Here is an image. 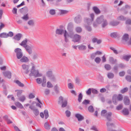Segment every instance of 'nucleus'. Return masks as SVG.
Returning <instances> with one entry per match:
<instances>
[{
  "label": "nucleus",
  "mask_w": 131,
  "mask_h": 131,
  "mask_svg": "<svg viewBox=\"0 0 131 131\" xmlns=\"http://www.w3.org/2000/svg\"><path fill=\"white\" fill-rule=\"evenodd\" d=\"M58 103L59 104H62L61 107L64 108L67 106V101L66 99L63 100V97L60 96L59 98Z\"/></svg>",
  "instance_id": "obj_1"
},
{
  "label": "nucleus",
  "mask_w": 131,
  "mask_h": 131,
  "mask_svg": "<svg viewBox=\"0 0 131 131\" xmlns=\"http://www.w3.org/2000/svg\"><path fill=\"white\" fill-rule=\"evenodd\" d=\"M90 17L91 19H90L87 17L84 18V20L85 23H86L88 25H89L91 24L92 22L93 21L94 18V15L93 13H92L90 14Z\"/></svg>",
  "instance_id": "obj_2"
},
{
  "label": "nucleus",
  "mask_w": 131,
  "mask_h": 131,
  "mask_svg": "<svg viewBox=\"0 0 131 131\" xmlns=\"http://www.w3.org/2000/svg\"><path fill=\"white\" fill-rule=\"evenodd\" d=\"M14 51L16 53V56L17 58L18 59H21L23 55L21 49L20 48H17L15 49Z\"/></svg>",
  "instance_id": "obj_3"
},
{
  "label": "nucleus",
  "mask_w": 131,
  "mask_h": 131,
  "mask_svg": "<svg viewBox=\"0 0 131 131\" xmlns=\"http://www.w3.org/2000/svg\"><path fill=\"white\" fill-rule=\"evenodd\" d=\"M29 75L30 76H34L35 78H36L42 76V74L41 73H39L38 70H36L32 71L29 74Z\"/></svg>",
  "instance_id": "obj_4"
},
{
  "label": "nucleus",
  "mask_w": 131,
  "mask_h": 131,
  "mask_svg": "<svg viewBox=\"0 0 131 131\" xmlns=\"http://www.w3.org/2000/svg\"><path fill=\"white\" fill-rule=\"evenodd\" d=\"M22 67L23 70V73L26 74H28L29 72V66L26 64H24L22 65Z\"/></svg>",
  "instance_id": "obj_5"
},
{
  "label": "nucleus",
  "mask_w": 131,
  "mask_h": 131,
  "mask_svg": "<svg viewBox=\"0 0 131 131\" xmlns=\"http://www.w3.org/2000/svg\"><path fill=\"white\" fill-rule=\"evenodd\" d=\"M81 36L77 34L74 35L72 41L74 42L80 43L81 41Z\"/></svg>",
  "instance_id": "obj_6"
},
{
  "label": "nucleus",
  "mask_w": 131,
  "mask_h": 131,
  "mask_svg": "<svg viewBox=\"0 0 131 131\" xmlns=\"http://www.w3.org/2000/svg\"><path fill=\"white\" fill-rule=\"evenodd\" d=\"M29 108L32 111L35 116H37L39 115V112L38 109H37L35 106L32 105H30L29 106Z\"/></svg>",
  "instance_id": "obj_7"
},
{
  "label": "nucleus",
  "mask_w": 131,
  "mask_h": 131,
  "mask_svg": "<svg viewBox=\"0 0 131 131\" xmlns=\"http://www.w3.org/2000/svg\"><path fill=\"white\" fill-rule=\"evenodd\" d=\"M82 17L81 16L79 15H78L75 17L74 19V21L77 24H79L82 21Z\"/></svg>",
  "instance_id": "obj_8"
},
{
  "label": "nucleus",
  "mask_w": 131,
  "mask_h": 131,
  "mask_svg": "<svg viewBox=\"0 0 131 131\" xmlns=\"http://www.w3.org/2000/svg\"><path fill=\"white\" fill-rule=\"evenodd\" d=\"M104 19L103 16H101L97 18L96 21L97 24H100Z\"/></svg>",
  "instance_id": "obj_9"
},
{
  "label": "nucleus",
  "mask_w": 131,
  "mask_h": 131,
  "mask_svg": "<svg viewBox=\"0 0 131 131\" xmlns=\"http://www.w3.org/2000/svg\"><path fill=\"white\" fill-rule=\"evenodd\" d=\"M74 28V25L72 22L69 23L68 25L67 29L69 31H73Z\"/></svg>",
  "instance_id": "obj_10"
},
{
  "label": "nucleus",
  "mask_w": 131,
  "mask_h": 131,
  "mask_svg": "<svg viewBox=\"0 0 131 131\" xmlns=\"http://www.w3.org/2000/svg\"><path fill=\"white\" fill-rule=\"evenodd\" d=\"M22 35L20 33H18L14 36L13 38L14 39L17 41H19L20 40L21 38L22 37Z\"/></svg>",
  "instance_id": "obj_11"
},
{
  "label": "nucleus",
  "mask_w": 131,
  "mask_h": 131,
  "mask_svg": "<svg viewBox=\"0 0 131 131\" xmlns=\"http://www.w3.org/2000/svg\"><path fill=\"white\" fill-rule=\"evenodd\" d=\"M4 76L7 77L8 78L10 79L11 77V73L9 71H6L3 72Z\"/></svg>",
  "instance_id": "obj_12"
},
{
  "label": "nucleus",
  "mask_w": 131,
  "mask_h": 131,
  "mask_svg": "<svg viewBox=\"0 0 131 131\" xmlns=\"http://www.w3.org/2000/svg\"><path fill=\"white\" fill-rule=\"evenodd\" d=\"M24 48L26 50L29 54L30 55L32 54V50L31 47L28 45L26 47H25Z\"/></svg>",
  "instance_id": "obj_13"
},
{
  "label": "nucleus",
  "mask_w": 131,
  "mask_h": 131,
  "mask_svg": "<svg viewBox=\"0 0 131 131\" xmlns=\"http://www.w3.org/2000/svg\"><path fill=\"white\" fill-rule=\"evenodd\" d=\"M64 41L66 42H69V40L68 37H69V34H68L66 30H64Z\"/></svg>",
  "instance_id": "obj_14"
},
{
  "label": "nucleus",
  "mask_w": 131,
  "mask_h": 131,
  "mask_svg": "<svg viewBox=\"0 0 131 131\" xmlns=\"http://www.w3.org/2000/svg\"><path fill=\"white\" fill-rule=\"evenodd\" d=\"M75 116L78 119V121H80L84 119V117L79 114H75Z\"/></svg>",
  "instance_id": "obj_15"
},
{
  "label": "nucleus",
  "mask_w": 131,
  "mask_h": 131,
  "mask_svg": "<svg viewBox=\"0 0 131 131\" xmlns=\"http://www.w3.org/2000/svg\"><path fill=\"white\" fill-rule=\"evenodd\" d=\"M124 102L125 105H128L130 102V100L128 97L127 96H125L124 99Z\"/></svg>",
  "instance_id": "obj_16"
},
{
  "label": "nucleus",
  "mask_w": 131,
  "mask_h": 131,
  "mask_svg": "<svg viewBox=\"0 0 131 131\" xmlns=\"http://www.w3.org/2000/svg\"><path fill=\"white\" fill-rule=\"evenodd\" d=\"M29 61V59L28 58L25 56L22 57L20 59V61L22 62H27Z\"/></svg>",
  "instance_id": "obj_17"
},
{
  "label": "nucleus",
  "mask_w": 131,
  "mask_h": 131,
  "mask_svg": "<svg viewBox=\"0 0 131 131\" xmlns=\"http://www.w3.org/2000/svg\"><path fill=\"white\" fill-rule=\"evenodd\" d=\"M27 41V39L26 38L21 43H20V45L25 48L28 45L26 44Z\"/></svg>",
  "instance_id": "obj_18"
},
{
  "label": "nucleus",
  "mask_w": 131,
  "mask_h": 131,
  "mask_svg": "<svg viewBox=\"0 0 131 131\" xmlns=\"http://www.w3.org/2000/svg\"><path fill=\"white\" fill-rule=\"evenodd\" d=\"M112 113L111 112H108V114L105 116L107 121H111V117Z\"/></svg>",
  "instance_id": "obj_19"
},
{
  "label": "nucleus",
  "mask_w": 131,
  "mask_h": 131,
  "mask_svg": "<svg viewBox=\"0 0 131 131\" xmlns=\"http://www.w3.org/2000/svg\"><path fill=\"white\" fill-rule=\"evenodd\" d=\"M129 36L128 34H125L123 35L122 37V39L125 42H127L129 39Z\"/></svg>",
  "instance_id": "obj_20"
},
{
  "label": "nucleus",
  "mask_w": 131,
  "mask_h": 131,
  "mask_svg": "<svg viewBox=\"0 0 131 131\" xmlns=\"http://www.w3.org/2000/svg\"><path fill=\"white\" fill-rule=\"evenodd\" d=\"M109 61L110 63L112 64L116 63L117 62V60L114 59L113 57H110L109 58Z\"/></svg>",
  "instance_id": "obj_21"
},
{
  "label": "nucleus",
  "mask_w": 131,
  "mask_h": 131,
  "mask_svg": "<svg viewBox=\"0 0 131 131\" xmlns=\"http://www.w3.org/2000/svg\"><path fill=\"white\" fill-rule=\"evenodd\" d=\"M92 42L93 43L97 42V44H99L101 43L102 40L100 39H98L96 38H94L92 39Z\"/></svg>",
  "instance_id": "obj_22"
},
{
  "label": "nucleus",
  "mask_w": 131,
  "mask_h": 131,
  "mask_svg": "<svg viewBox=\"0 0 131 131\" xmlns=\"http://www.w3.org/2000/svg\"><path fill=\"white\" fill-rule=\"evenodd\" d=\"M64 31V30L63 29H56V33L57 34L61 35Z\"/></svg>",
  "instance_id": "obj_23"
},
{
  "label": "nucleus",
  "mask_w": 131,
  "mask_h": 131,
  "mask_svg": "<svg viewBox=\"0 0 131 131\" xmlns=\"http://www.w3.org/2000/svg\"><path fill=\"white\" fill-rule=\"evenodd\" d=\"M122 112L125 115H128L129 114L128 110L126 108H124Z\"/></svg>",
  "instance_id": "obj_24"
},
{
  "label": "nucleus",
  "mask_w": 131,
  "mask_h": 131,
  "mask_svg": "<svg viewBox=\"0 0 131 131\" xmlns=\"http://www.w3.org/2000/svg\"><path fill=\"white\" fill-rule=\"evenodd\" d=\"M118 33L117 32H114L111 34L110 36L111 37L113 38H115L119 36Z\"/></svg>",
  "instance_id": "obj_25"
},
{
  "label": "nucleus",
  "mask_w": 131,
  "mask_h": 131,
  "mask_svg": "<svg viewBox=\"0 0 131 131\" xmlns=\"http://www.w3.org/2000/svg\"><path fill=\"white\" fill-rule=\"evenodd\" d=\"M112 100L114 104L116 105L117 104L118 100L116 99V95H114L112 97Z\"/></svg>",
  "instance_id": "obj_26"
},
{
  "label": "nucleus",
  "mask_w": 131,
  "mask_h": 131,
  "mask_svg": "<svg viewBox=\"0 0 131 131\" xmlns=\"http://www.w3.org/2000/svg\"><path fill=\"white\" fill-rule=\"evenodd\" d=\"M119 23V22L117 21H112L110 23V24L113 26H116Z\"/></svg>",
  "instance_id": "obj_27"
},
{
  "label": "nucleus",
  "mask_w": 131,
  "mask_h": 131,
  "mask_svg": "<svg viewBox=\"0 0 131 131\" xmlns=\"http://www.w3.org/2000/svg\"><path fill=\"white\" fill-rule=\"evenodd\" d=\"M103 28H104L106 26H107L108 24V23L107 20L104 19V20L102 22L101 24Z\"/></svg>",
  "instance_id": "obj_28"
},
{
  "label": "nucleus",
  "mask_w": 131,
  "mask_h": 131,
  "mask_svg": "<svg viewBox=\"0 0 131 131\" xmlns=\"http://www.w3.org/2000/svg\"><path fill=\"white\" fill-rule=\"evenodd\" d=\"M84 27L85 29L89 32L91 31L92 30V28L89 25L85 24Z\"/></svg>",
  "instance_id": "obj_29"
},
{
  "label": "nucleus",
  "mask_w": 131,
  "mask_h": 131,
  "mask_svg": "<svg viewBox=\"0 0 131 131\" xmlns=\"http://www.w3.org/2000/svg\"><path fill=\"white\" fill-rule=\"evenodd\" d=\"M107 114V111L105 110H102L101 112V115L103 117H105Z\"/></svg>",
  "instance_id": "obj_30"
},
{
  "label": "nucleus",
  "mask_w": 131,
  "mask_h": 131,
  "mask_svg": "<svg viewBox=\"0 0 131 131\" xmlns=\"http://www.w3.org/2000/svg\"><path fill=\"white\" fill-rule=\"evenodd\" d=\"M93 9L96 14H97L100 13V11L99 9L96 7H94Z\"/></svg>",
  "instance_id": "obj_31"
},
{
  "label": "nucleus",
  "mask_w": 131,
  "mask_h": 131,
  "mask_svg": "<svg viewBox=\"0 0 131 131\" xmlns=\"http://www.w3.org/2000/svg\"><path fill=\"white\" fill-rule=\"evenodd\" d=\"M46 80L45 77H43L42 81V86L43 87L46 86Z\"/></svg>",
  "instance_id": "obj_32"
},
{
  "label": "nucleus",
  "mask_w": 131,
  "mask_h": 131,
  "mask_svg": "<svg viewBox=\"0 0 131 131\" xmlns=\"http://www.w3.org/2000/svg\"><path fill=\"white\" fill-rule=\"evenodd\" d=\"M86 47L84 45H79L78 48L80 50H86Z\"/></svg>",
  "instance_id": "obj_33"
},
{
  "label": "nucleus",
  "mask_w": 131,
  "mask_h": 131,
  "mask_svg": "<svg viewBox=\"0 0 131 131\" xmlns=\"http://www.w3.org/2000/svg\"><path fill=\"white\" fill-rule=\"evenodd\" d=\"M131 57V55H126L123 57V58L125 60L128 61Z\"/></svg>",
  "instance_id": "obj_34"
},
{
  "label": "nucleus",
  "mask_w": 131,
  "mask_h": 131,
  "mask_svg": "<svg viewBox=\"0 0 131 131\" xmlns=\"http://www.w3.org/2000/svg\"><path fill=\"white\" fill-rule=\"evenodd\" d=\"M15 105L18 107L20 108H24L22 105L19 102H16L15 103Z\"/></svg>",
  "instance_id": "obj_35"
},
{
  "label": "nucleus",
  "mask_w": 131,
  "mask_h": 131,
  "mask_svg": "<svg viewBox=\"0 0 131 131\" xmlns=\"http://www.w3.org/2000/svg\"><path fill=\"white\" fill-rule=\"evenodd\" d=\"M46 75L47 77L50 78L53 75L52 72L51 71H49L46 72Z\"/></svg>",
  "instance_id": "obj_36"
},
{
  "label": "nucleus",
  "mask_w": 131,
  "mask_h": 131,
  "mask_svg": "<svg viewBox=\"0 0 131 131\" xmlns=\"http://www.w3.org/2000/svg\"><path fill=\"white\" fill-rule=\"evenodd\" d=\"M107 76L109 79H113L114 77V74L111 72L108 73L107 74Z\"/></svg>",
  "instance_id": "obj_37"
},
{
  "label": "nucleus",
  "mask_w": 131,
  "mask_h": 131,
  "mask_svg": "<svg viewBox=\"0 0 131 131\" xmlns=\"http://www.w3.org/2000/svg\"><path fill=\"white\" fill-rule=\"evenodd\" d=\"M15 82L17 83L20 87H23L24 86V84L21 83L18 80L15 81Z\"/></svg>",
  "instance_id": "obj_38"
},
{
  "label": "nucleus",
  "mask_w": 131,
  "mask_h": 131,
  "mask_svg": "<svg viewBox=\"0 0 131 131\" xmlns=\"http://www.w3.org/2000/svg\"><path fill=\"white\" fill-rule=\"evenodd\" d=\"M18 99L20 101L23 102L26 100V98L24 95H23L19 97Z\"/></svg>",
  "instance_id": "obj_39"
},
{
  "label": "nucleus",
  "mask_w": 131,
  "mask_h": 131,
  "mask_svg": "<svg viewBox=\"0 0 131 131\" xmlns=\"http://www.w3.org/2000/svg\"><path fill=\"white\" fill-rule=\"evenodd\" d=\"M90 102V101L89 100L85 99L82 102V104L84 105H86L89 104Z\"/></svg>",
  "instance_id": "obj_40"
},
{
  "label": "nucleus",
  "mask_w": 131,
  "mask_h": 131,
  "mask_svg": "<svg viewBox=\"0 0 131 131\" xmlns=\"http://www.w3.org/2000/svg\"><path fill=\"white\" fill-rule=\"evenodd\" d=\"M7 34L5 32H3L0 34V37L6 38L7 37Z\"/></svg>",
  "instance_id": "obj_41"
},
{
  "label": "nucleus",
  "mask_w": 131,
  "mask_h": 131,
  "mask_svg": "<svg viewBox=\"0 0 131 131\" xmlns=\"http://www.w3.org/2000/svg\"><path fill=\"white\" fill-rule=\"evenodd\" d=\"M76 31L78 33L81 32L82 31V28L80 27H77L75 29Z\"/></svg>",
  "instance_id": "obj_42"
},
{
  "label": "nucleus",
  "mask_w": 131,
  "mask_h": 131,
  "mask_svg": "<svg viewBox=\"0 0 131 131\" xmlns=\"http://www.w3.org/2000/svg\"><path fill=\"white\" fill-rule=\"evenodd\" d=\"M109 121H108V122H107L106 123V125L108 127V129H107V130L108 131H111V130L109 128V127L112 126L113 125V123H111L109 122Z\"/></svg>",
  "instance_id": "obj_43"
},
{
  "label": "nucleus",
  "mask_w": 131,
  "mask_h": 131,
  "mask_svg": "<svg viewBox=\"0 0 131 131\" xmlns=\"http://www.w3.org/2000/svg\"><path fill=\"white\" fill-rule=\"evenodd\" d=\"M117 19L118 20L123 21L126 19V18L123 16L121 15L118 17Z\"/></svg>",
  "instance_id": "obj_44"
},
{
  "label": "nucleus",
  "mask_w": 131,
  "mask_h": 131,
  "mask_svg": "<svg viewBox=\"0 0 131 131\" xmlns=\"http://www.w3.org/2000/svg\"><path fill=\"white\" fill-rule=\"evenodd\" d=\"M94 61L97 64H99L101 61V59L99 57H97L95 58Z\"/></svg>",
  "instance_id": "obj_45"
},
{
  "label": "nucleus",
  "mask_w": 131,
  "mask_h": 131,
  "mask_svg": "<svg viewBox=\"0 0 131 131\" xmlns=\"http://www.w3.org/2000/svg\"><path fill=\"white\" fill-rule=\"evenodd\" d=\"M83 98V95L81 93H80L78 96V100L79 102H81V100Z\"/></svg>",
  "instance_id": "obj_46"
},
{
  "label": "nucleus",
  "mask_w": 131,
  "mask_h": 131,
  "mask_svg": "<svg viewBox=\"0 0 131 131\" xmlns=\"http://www.w3.org/2000/svg\"><path fill=\"white\" fill-rule=\"evenodd\" d=\"M105 68L108 71L110 70L111 69V66L108 64H106L105 65Z\"/></svg>",
  "instance_id": "obj_47"
},
{
  "label": "nucleus",
  "mask_w": 131,
  "mask_h": 131,
  "mask_svg": "<svg viewBox=\"0 0 131 131\" xmlns=\"http://www.w3.org/2000/svg\"><path fill=\"white\" fill-rule=\"evenodd\" d=\"M44 113L45 116V119H47L49 116L48 110H45L44 111Z\"/></svg>",
  "instance_id": "obj_48"
},
{
  "label": "nucleus",
  "mask_w": 131,
  "mask_h": 131,
  "mask_svg": "<svg viewBox=\"0 0 131 131\" xmlns=\"http://www.w3.org/2000/svg\"><path fill=\"white\" fill-rule=\"evenodd\" d=\"M88 109L89 111L90 112L92 113L94 112V109L92 105L89 106Z\"/></svg>",
  "instance_id": "obj_49"
},
{
  "label": "nucleus",
  "mask_w": 131,
  "mask_h": 131,
  "mask_svg": "<svg viewBox=\"0 0 131 131\" xmlns=\"http://www.w3.org/2000/svg\"><path fill=\"white\" fill-rule=\"evenodd\" d=\"M28 24L30 26H33L34 24V23L33 20H29L28 23Z\"/></svg>",
  "instance_id": "obj_50"
},
{
  "label": "nucleus",
  "mask_w": 131,
  "mask_h": 131,
  "mask_svg": "<svg viewBox=\"0 0 131 131\" xmlns=\"http://www.w3.org/2000/svg\"><path fill=\"white\" fill-rule=\"evenodd\" d=\"M50 125L47 122L45 123L44 124V127L45 129H50Z\"/></svg>",
  "instance_id": "obj_51"
},
{
  "label": "nucleus",
  "mask_w": 131,
  "mask_h": 131,
  "mask_svg": "<svg viewBox=\"0 0 131 131\" xmlns=\"http://www.w3.org/2000/svg\"><path fill=\"white\" fill-rule=\"evenodd\" d=\"M21 18L25 21H27L29 19V17L28 16V14H27L26 15L23 16L21 17Z\"/></svg>",
  "instance_id": "obj_52"
},
{
  "label": "nucleus",
  "mask_w": 131,
  "mask_h": 131,
  "mask_svg": "<svg viewBox=\"0 0 131 131\" xmlns=\"http://www.w3.org/2000/svg\"><path fill=\"white\" fill-rule=\"evenodd\" d=\"M125 79L127 81L129 82H131V76L129 75H127L125 77Z\"/></svg>",
  "instance_id": "obj_53"
},
{
  "label": "nucleus",
  "mask_w": 131,
  "mask_h": 131,
  "mask_svg": "<svg viewBox=\"0 0 131 131\" xmlns=\"http://www.w3.org/2000/svg\"><path fill=\"white\" fill-rule=\"evenodd\" d=\"M38 55L37 53H35L33 54L32 56V59L33 60H35L38 58Z\"/></svg>",
  "instance_id": "obj_54"
},
{
  "label": "nucleus",
  "mask_w": 131,
  "mask_h": 131,
  "mask_svg": "<svg viewBox=\"0 0 131 131\" xmlns=\"http://www.w3.org/2000/svg\"><path fill=\"white\" fill-rule=\"evenodd\" d=\"M128 90V88L126 87L125 88L121 90V93L122 94H123L127 92Z\"/></svg>",
  "instance_id": "obj_55"
},
{
  "label": "nucleus",
  "mask_w": 131,
  "mask_h": 131,
  "mask_svg": "<svg viewBox=\"0 0 131 131\" xmlns=\"http://www.w3.org/2000/svg\"><path fill=\"white\" fill-rule=\"evenodd\" d=\"M69 37L71 38H72L74 36V33L73 31H69Z\"/></svg>",
  "instance_id": "obj_56"
},
{
  "label": "nucleus",
  "mask_w": 131,
  "mask_h": 131,
  "mask_svg": "<svg viewBox=\"0 0 131 131\" xmlns=\"http://www.w3.org/2000/svg\"><path fill=\"white\" fill-rule=\"evenodd\" d=\"M110 49L112 50L113 51L114 53L115 54H118V52L114 48L111 47H110Z\"/></svg>",
  "instance_id": "obj_57"
},
{
  "label": "nucleus",
  "mask_w": 131,
  "mask_h": 131,
  "mask_svg": "<svg viewBox=\"0 0 131 131\" xmlns=\"http://www.w3.org/2000/svg\"><path fill=\"white\" fill-rule=\"evenodd\" d=\"M36 80L37 83L39 84H41L42 81V80L40 78H37Z\"/></svg>",
  "instance_id": "obj_58"
},
{
  "label": "nucleus",
  "mask_w": 131,
  "mask_h": 131,
  "mask_svg": "<svg viewBox=\"0 0 131 131\" xmlns=\"http://www.w3.org/2000/svg\"><path fill=\"white\" fill-rule=\"evenodd\" d=\"M123 106L122 104H119L118 106L116 107V109L118 110H121L123 107Z\"/></svg>",
  "instance_id": "obj_59"
},
{
  "label": "nucleus",
  "mask_w": 131,
  "mask_h": 131,
  "mask_svg": "<svg viewBox=\"0 0 131 131\" xmlns=\"http://www.w3.org/2000/svg\"><path fill=\"white\" fill-rule=\"evenodd\" d=\"M50 14L51 15H54L55 14L56 12L54 9H50L49 12Z\"/></svg>",
  "instance_id": "obj_60"
},
{
  "label": "nucleus",
  "mask_w": 131,
  "mask_h": 131,
  "mask_svg": "<svg viewBox=\"0 0 131 131\" xmlns=\"http://www.w3.org/2000/svg\"><path fill=\"white\" fill-rule=\"evenodd\" d=\"M47 86L48 88H51L53 87L52 84L49 81L47 82Z\"/></svg>",
  "instance_id": "obj_61"
},
{
  "label": "nucleus",
  "mask_w": 131,
  "mask_h": 131,
  "mask_svg": "<svg viewBox=\"0 0 131 131\" xmlns=\"http://www.w3.org/2000/svg\"><path fill=\"white\" fill-rule=\"evenodd\" d=\"M65 113L66 116L68 117H69L71 115V113L69 111H66L65 112Z\"/></svg>",
  "instance_id": "obj_62"
},
{
  "label": "nucleus",
  "mask_w": 131,
  "mask_h": 131,
  "mask_svg": "<svg viewBox=\"0 0 131 131\" xmlns=\"http://www.w3.org/2000/svg\"><path fill=\"white\" fill-rule=\"evenodd\" d=\"M92 92L94 94H97L99 93V92L97 90L93 88L92 89Z\"/></svg>",
  "instance_id": "obj_63"
},
{
  "label": "nucleus",
  "mask_w": 131,
  "mask_h": 131,
  "mask_svg": "<svg viewBox=\"0 0 131 131\" xmlns=\"http://www.w3.org/2000/svg\"><path fill=\"white\" fill-rule=\"evenodd\" d=\"M123 95L121 94H119L117 97V99L118 100L121 101L123 99Z\"/></svg>",
  "instance_id": "obj_64"
}]
</instances>
